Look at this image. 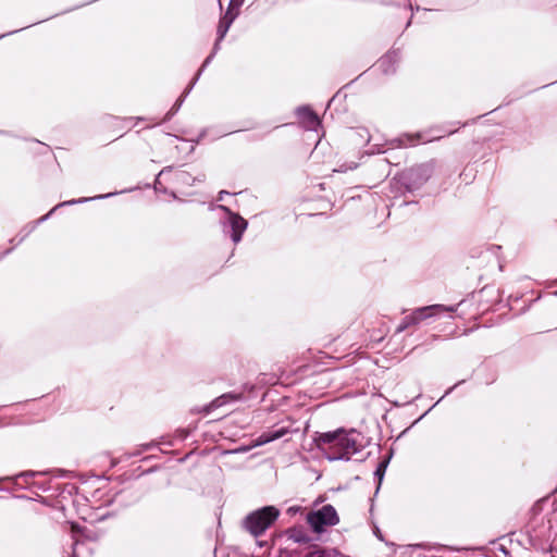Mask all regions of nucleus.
Listing matches in <instances>:
<instances>
[{"label": "nucleus", "instance_id": "nucleus-1", "mask_svg": "<svg viewBox=\"0 0 557 557\" xmlns=\"http://www.w3.org/2000/svg\"><path fill=\"white\" fill-rule=\"evenodd\" d=\"M361 433L354 429L317 432L313 437L317 448L330 461L350 460L363 447Z\"/></svg>", "mask_w": 557, "mask_h": 557}, {"label": "nucleus", "instance_id": "nucleus-2", "mask_svg": "<svg viewBox=\"0 0 557 557\" xmlns=\"http://www.w3.org/2000/svg\"><path fill=\"white\" fill-rule=\"evenodd\" d=\"M52 474L53 478H70L77 479L81 484L91 483L97 484L102 481H109V478L103 475H89L75 473L73 471H67L63 469H54L50 471H24L14 475H7L0 478V484H8L12 487H23V484L27 485V487H32L29 483V479H33L38 475H47ZM33 487H42V485H34Z\"/></svg>", "mask_w": 557, "mask_h": 557}, {"label": "nucleus", "instance_id": "nucleus-3", "mask_svg": "<svg viewBox=\"0 0 557 557\" xmlns=\"http://www.w3.org/2000/svg\"><path fill=\"white\" fill-rule=\"evenodd\" d=\"M210 209H218L224 213V215L220 219V226L223 235L230 237L234 245L240 243L243 235L248 227L247 220L224 205H211Z\"/></svg>", "mask_w": 557, "mask_h": 557}, {"label": "nucleus", "instance_id": "nucleus-4", "mask_svg": "<svg viewBox=\"0 0 557 557\" xmlns=\"http://www.w3.org/2000/svg\"><path fill=\"white\" fill-rule=\"evenodd\" d=\"M280 511L274 506H267L249 513L244 520V528L253 536L262 535L277 519Z\"/></svg>", "mask_w": 557, "mask_h": 557}, {"label": "nucleus", "instance_id": "nucleus-5", "mask_svg": "<svg viewBox=\"0 0 557 557\" xmlns=\"http://www.w3.org/2000/svg\"><path fill=\"white\" fill-rule=\"evenodd\" d=\"M432 169L429 164H419L400 173L396 184H400L405 191L412 193L429 181Z\"/></svg>", "mask_w": 557, "mask_h": 557}, {"label": "nucleus", "instance_id": "nucleus-6", "mask_svg": "<svg viewBox=\"0 0 557 557\" xmlns=\"http://www.w3.org/2000/svg\"><path fill=\"white\" fill-rule=\"evenodd\" d=\"M456 309H457L456 306H445V305L425 306V307L414 309L412 312L405 315L404 320L406 321V323L409 326H413V325L420 324L422 321L430 319V318L440 317V315L446 314V313L450 314V313L455 312Z\"/></svg>", "mask_w": 557, "mask_h": 557}, {"label": "nucleus", "instance_id": "nucleus-7", "mask_svg": "<svg viewBox=\"0 0 557 557\" xmlns=\"http://www.w3.org/2000/svg\"><path fill=\"white\" fill-rule=\"evenodd\" d=\"M117 193H108V194H104V195H97V196H94V197H83V198H78V199H72V200H66V201H63V202H60L58 203L57 206H54L47 214L40 216L38 220L36 221H33L28 224H26L23 228H22V232L23 231H26L25 234L23 235V237L18 240V244H22L29 234H32L36 227L44 223L45 221H47L59 208L61 207H66V206H73V205H78V203H85V202H88V201H92V200H98V199H106V198H110L114 195H116Z\"/></svg>", "mask_w": 557, "mask_h": 557}, {"label": "nucleus", "instance_id": "nucleus-8", "mask_svg": "<svg viewBox=\"0 0 557 557\" xmlns=\"http://www.w3.org/2000/svg\"><path fill=\"white\" fill-rule=\"evenodd\" d=\"M307 521L314 532L321 533L325 528L335 525L338 522V516L332 506L326 505L317 511L310 512Z\"/></svg>", "mask_w": 557, "mask_h": 557}, {"label": "nucleus", "instance_id": "nucleus-9", "mask_svg": "<svg viewBox=\"0 0 557 557\" xmlns=\"http://www.w3.org/2000/svg\"><path fill=\"white\" fill-rule=\"evenodd\" d=\"M237 16L238 11L227 8L224 15L220 18L216 29V40L214 42V52H218L221 49V42L226 36L231 25L233 24Z\"/></svg>", "mask_w": 557, "mask_h": 557}, {"label": "nucleus", "instance_id": "nucleus-10", "mask_svg": "<svg viewBox=\"0 0 557 557\" xmlns=\"http://www.w3.org/2000/svg\"><path fill=\"white\" fill-rule=\"evenodd\" d=\"M237 16L238 11L227 8L224 15L220 18L216 29V40L214 42V52H218L221 49V42L226 36L231 25L233 24Z\"/></svg>", "mask_w": 557, "mask_h": 557}, {"label": "nucleus", "instance_id": "nucleus-11", "mask_svg": "<svg viewBox=\"0 0 557 557\" xmlns=\"http://www.w3.org/2000/svg\"><path fill=\"white\" fill-rule=\"evenodd\" d=\"M295 114L304 127L308 131L317 132L318 127L321 126V121L318 114L309 106L297 107Z\"/></svg>", "mask_w": 557, "mask_h": 557}, {"label": "nucleus", "instance_id": "nucleus-12", "mask_svg": "<svg viewBox=\"0 0 557 557\" xmlns=\"http://www.w3.org/2000/svg\"><path fill=\"white\" fill-rule=\"evenodd\" d=\"M292 430L289 426H275L271 430L262 432L255 441H253V447L256 446H262L264 444H268L270 442L276 441L287 434H289Z\"/></svg>", "mask_w": 557, "mask_h": 557}, {"label": "nucleus", "instance_id": "nucleus-13", "mask_svg": "<svg viewBox=\"0 0 557 557\" xmlns=\"http://www.w3.org/2000/svg\"><path fill=\"white\" fill-rule=\"evenodd\" d=\"M399 50H389L379 60V67L384 74H393L396 71V65L399 62Z\"/></svg>", "mask_w": 557, "mask_h": 557}, {"label": "nucleus", "instance_id": "nucleus-14", "mask_svg": "<svg viewBox=\"0 0 557 557\" xmlns=\"http://www.w3.org/2000/svg\"><path fill=\"white\" fill-rule=\"evenodd\" d=\"M420 139H422V135L417 133L414 135L405 134L399 136L398 138L392 139L388 144L394 147H408L414 146Z\"/></svg>", "mask_w": 557, "mask_h": 557}, {"label": "nucleus", "instance_id": "nucleus-15", "mask_svg": "<svg viewBox=\"0 0 557 557\" xmlns=\"http://www.w3.org/2000/svg\"><path fill=\"white\" fill-rule=\"evenodd\" d=\"M173 181L176 183V184H180V185H185V186H193L194 183L196 181H199L201 182L202 178H197V177H194L191 176V174H189L188 172L186 171H176L174 174H173Z\"/></svg>", "mask_w": 557, "mask_h": 557}, {"label": "nucleus", "instance_id": "nucleus-16", "mask_svg": "<svg viewBox=\"0 0 557 557\" xmlns=\"http://www.w3.org/2000/svg\"><path fill=\"white\" fill-rule=\"evenodd\" d=\"M228 399H234V396L232 394H223V395L216 397L215 399H213L210 404L206 405L201 409V412L208 414L211 411H213L214 409L225 405L228 401Z\"/></svg>", "mask_w": 557, "mask_h": 557}, {"label": "nucleus", "instance_id": "nucleus-17", "mask_svg": "<svg viewBox=\"0 0 557 557\" xmlns=\"http://www.w3.org/2000/svg\"><path fill=\"white\" fill-rule=\"evenodd\" d=\"M306 557H345L339 552L329 548L314 547Z\"/></svg>", "mask_w": 557, "mask_h": 557}, {"label": "nucleus", "instance_id": "nucleus-18", "mask_svg": "<svg viewBox=\"0 0 557 557\" xmlns=\"http://www.w3.org/2000/svg\"><path fill=\"white\" fill-rule=\"evenodd\" d=\"M172 171H173V166L169 165V166H164L159 172V174L157 175L156 181H154V189L157 191H162L164 194H168V189L166 188H162L161 177L165 176L166 174L171 173Z\"/></svg>", "mask_w": 557, "mask_h": 557}, {"label": "nucleus", "instance_id": "nucleus-19", "mask_svg": "<svg viewBox=\"0 0 557 557\" xmlns=\"http://www.w3.org/2000/svg\"><path fill=\"white\" fill-rule=\"evenodd\" d=\"M184 102V98L180 97L175 103L173 104V107L166 112V114L164 115L163 117V122H168L170 121L177 112L178 110L181 109L182 104Z\"/></svg>", "mask_w": 557, "mask_h": 557}, {"label": "nucleus", "instance_id": "nucleus-20", "mask_svg": "<svg viewBox=\"0 0 557 557\" xmlns=\"http://www.w3.org/2000/svg\"><path fill=\"white\" fill-rule=\"evenodd\" d=\"M354 136H358L362 141L369 144L371 141V136L366 127H358L352 132Z\"/></svg>", "mask_w": 557, "mask_h": 557}, {"label": "nucleus", "instance_id": "nucleus-21", "mask_svg": "<svg viewBox=\"0 0 557 557\" xmlns=\"http://www.w3.org/2000/svg\"><path fill=\"white\" fill-rule=\"evenodd\" d=\"M386 466H387L386 461L385 462H380L377 468H376V470L374 471V475L377 478V487H380L381 484H382Z\"/></svg>", "mask_w": 557, "mask_h": 557}, {"label": "nucleus", "instance_id": "nucleus-22", "mask_svg": "<svg viewBox=\"0 0 557 557\" xmlns=\"http://www.w3.org/2000/svg\"><path fill=\"white\" fill-rule=\"evenodd\" d=\"M200 75H201V70H198L197 74L195 75V77L191 79V82L189 83V85L185 88V90L183 91L182 94V98H186L189 92L191 91V89L194 88V86L196 85V83L198 82V79L200 78Z\"/></svg>", "mask_w": 557, "mask_h": 557}, {"label": "nucleus", "instance_id": "nucleus-23", "mask_svg": "<svg viewBox=\"0 0 557 557\" xmlns=\"http://www.w3.org/2000/svg\"><path fill=\"white\" fill-rule=\"evenodd\" d=\"M216 54V52H214V48L212 49V52L205 59L201 67L199 70H201V73L203 72V70L211 63V61L213 60L214 55Z\"/></svg>", "mask_w": 557, "mask_h": 557}, {"label": "nucleus", "instance_id": "nucleus-24", "mask_svg": "<svg viewBox=\"0 0 557 557\" xmlns=\"http://www.w3.org/2000/svg\"><path fill=\"white\" fill-rule=\"evenodd\" d=\"M245 0H230L228 8L238 11Z\"/></svg>", "mask_w": 557, "mask_h": 557}, {"label": "nucleus", "instance_id": "nucleus-25", "mask_svg": "<svg viewBox=\"0 0 557 557\" xmlns=\"http://www.w3.org/2000/svg\"><path fill=\"white\" fill-rule=\"evenodd\" d=\"M25 232H26V231H23V232H22V230H21L16 237L11 238V239L9 240V242H10V244H13L14 246L20 245V244H18V240L23 237V235L25 234Z\"/></svg>", "mask_w": 557, "mask_h": 557}, {"label": "nucleus", "instance_id": "nucleus-26", "mask_svg": "<svg viewBox=\"0 0 557 557\" xmlns=\"http://www.w3.org/2000/svg\"><path fill=\"white\" fill-rule=\"evenodd\" d=\"M408 327H410V326H409V325L406 323V321L403 319V321L400 322V324L397 326V329H396V332H395V333H396V334H399V333L404 332V331H405L406 329H408Z\"/></svg>", "mask_w": 557, "mask_h": 557}, {"label": "nucleus", "instance_id": "nucleus-27", "mask_svg": "<svg viewBox=\"0 0 557 557\" xmlns=\"http://www.w3.org/2000/svg\"><path fill=\"white\" fill-rule=\"evenodd\" d=\"M379 146H380L379 144L372 145L371 148L367 151V153L373 154V153H381V152H383L382 150H380L377 148Z\"/></svg>", "mask_w": 557, "mask_h": 557}, {"label": "nucleus", "instance_id": "nucleus-28", "mask_svg": "<svg viewBox=\"0 0 557 557\" xmlns=\"http://www.w3.org/2000/svg\"><path fill=\"white\" fill-rule=\"evenodd\" d=\"M206 135H207V129H202V131L199 133V135H198L197 139H195V140H193V141H194L195 144H199V143L205 138V136H206Z\"/></svg>", "mask_w": 557, "mask_h": 557}, {"label": "nucleus", "instance_id": "nucleus-29", "mask_svg": "<svg viewBox=\"0 0 557 557\" xmlns=\"http://www.w3.org/2000/svg\"><path fill=\"white\" fill-rule=\"evenodd\" d=\"M14 249V246L11 248L5 249L3 252L0 253V260H2L4 257L9 256Z\"/></svg>", "mask_w": 557, "mask_h": 557}, {"label": "nucleus", "instance_id": "nucleus-30", "mask_svg": "<svg viewBox=\"0 0 557 557\" xmlns=\"http://www.w3.org/2000/svg\"><path fill=\"white\" fill-rule=\"evenodd\" d=\"M405 1L407 2V7H408V9H409L410 11H412V12H413V11H417V12H418V11H420V10H421V8H420V7H418V5L414 8V7L411 4L410 0H405Z\"/></svg>", "mask_w": 557, "mask_h": 557}, {"label": "nucleus", "instance_id": "nucleus-31", "mask_svg": "<svg viewBox=\"0 0 557 557\" xmlns=\"http://www.w3.org/2000/svg\"><path fill=\"white\" fill-rule=\"evenodd\" d=\"M27 27H28V26H25V27H22L21 29H15V30H11V32H9V33L2 34V35L0 36V38H3V37H7V36H10V35H13V34L18 33V32H21V30H23V29H25V28H27Z\"/></svg>", "mask_w": 557, "mask_h": 557}, {"label": "nucleus", "instance_id": "nucleus-32", "mask_svg": "<svg viewBox=\"0 0 557 557\" xmlns=\"http://www.w3.org/2000/svg\"><path fill=\"white\" fill-rule=\"evenodd\" d=\"M249 448H250V447H248V446H242V447H239V448H236V449H234V450H231L230 453H246V451H248V450H249Z\"/></svg>", "mask_w": 557, "mask_h": 557}, {"label": "nucleus", "instance_id": "nucleus-33", "mask_svg": "<svg viewBox=\"0 0 557 557\" xmlns=\"http://www.w3.org/2000/svg\"><path fill=\"white\" fill-rule=\"evenodd\" d=\"M463 382H465V381H459L457 384H455L454 386H451L450 388H448V389L446 391V393H445V395H444L443 397H445V396H447L448 394H450V393L453 392V389H454L456 386H458V385L462 384Z\"/></svg>", "mask_w": 557, "mask_h": 557}, {"label": "nucleus", "instance_id": "nucleus-34", "mask_svg": "<svg viewBox=\"0 0 557 557\" xmlns=\"http://www.w3.org/2000/svg\"><path fill=\"white\" fill-rule=\"evenodd\" d=\"M225 195H230V193H228V191H226V190H221V191L219 193V195H218V200H219V201L223 200Z\"/></svg>", "mask_w": 557, "mask_h": 557}, {"label": "nucleus", "instance_id": "nucleus-35", "mask_svg": "<svg viewBox=\"0 0 557 557\" xmlns=\"http://www.w3.org/2000/svg\"><path fill=\"white\" fill-rule=\"evenodd\" d=\"M0 135L2 136H13L11 132L0 129Z\"/></svg>", "mask_w": 557, "mask_h": 557}, {"label": "nucleus", "instance_id": "nucleus-36", "mask_svg": "<svg viewBox=\"0 0 557 557\" xmlns=\"http://www.w3.org/2000/svg\"><path fill=\"white\" fill-rule=\"evenodd\" d=\"M131 120H133V117L123 119L122 121H123V122H128V121H131Z\"/></svg>", "mask_w": 557, "mask_h": 557}, {"label": "nucleus", "instance_id": "nucleus-37", "mask_svg": "<svg viewBox=\"0 0 557 557\" xmlns=\"http://www.w3.org/2000/svg\"><path fill=\"white\" fill-rule=\"evenodd\" d=\"M170 195H171L172 197L176 198V195H175V193H174V191H171V193H170Z\"/></svg>", "mask_w": 557, "mask_h": 557}, {"label": "nucleus", "instance_id": "nucleus-38", "mask_svg": "<svg viewBox=\"0 0 557 557\" xmlns=\"http://www.w3.org/2000/svg\"><path fill=\"white\" fill-rule=\"evenodd\" d=\"M188 436V432L184 431V437Z\"/></svg>", "mask_w": 557, "mask_h": 557}, {"label": "nucleus", "instance_id": "nucleus-39", "mask_svg": "<svg viewBox=\"0 0 557 557\" xmlns=\"http://www.w3.org/2000/svg\"><path fill=\"white\" fill-rule=\"evenodd\" d=\"M553 284L557 285V280Z\"/></svg>", "mask_w": 557, "mask_h": 557}]
</instances>
